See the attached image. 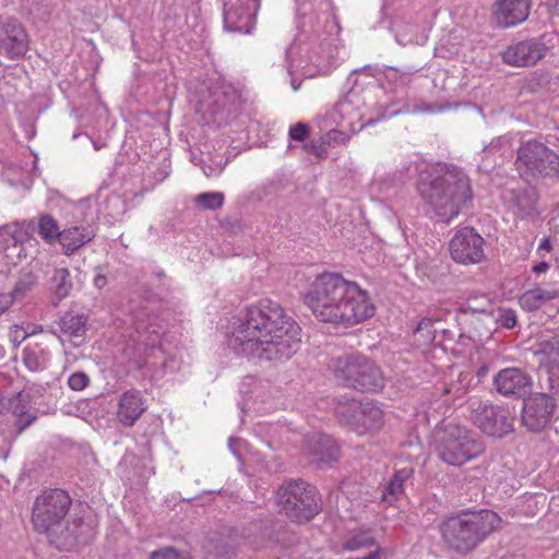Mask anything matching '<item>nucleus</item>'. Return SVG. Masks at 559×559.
<instances>
[{
    "label": "nucleus",
    "instance_id": "nucleus-30",
    "mask_svg": "<svg viewBox=\"0 0 559 559\" xmlns=\"http://www.w3.org/2000/svg\"><path fill=\"white\" fill-rule=\"evenodd\" d=\"M51 289L53 290L55 304L68 297L73 288V282L68 267H56L50 278Z\"/></svg>",
    "mask_w": 559,
    "mask_h": 559
},
{
    "label": "nucleus",
    "instance_id": "nucleus-20",
    "mask_svg": "<svg viewBox=\"0 0 559 559\" xmlns=\"http://www.w3.org/2000/svg\"><path fill=\"white\" fill-rule=\"evenodd\" d=\"M504 202L512 213L521 218L534 217L537 215V193L532 188L512 189L503 192Z\"/></svg>",
    "mask_w": 559,
    "mask_h": 559
},
{
    "label": "nucleus",
    "instance_id": "nucleus-13",
    "mask_svg": "<svg viewBox=\"0 0 559 559\" xmlns=\"http://www.w3.org/2000/svg\"><path fill=\"white\" fill-rule=\"evenodd\" d=\"M556 408L555 399L547 393H535L524 400L522 424L532 432L543 431L551 420Z\"/></svg>",
    "mask_w": 559,
    "mask_h": 559
},
{
    "label": "nucleus",
    "instance_id": "nucleus-47",
    "mask_svg": "<svg viewBox=\"0 0 559 559\" xmlns=\"http://www.w3.org/2000/svg\"><path fill=\"white\" fill-rule=\"evenodd\" d=\"M14 299L10 294H0V314L7 311L13 304Z\"/></svg>",
    "mask_w": 559,
    "mask_h": 559
},
{
    "label": "nucleus",
    "instance_id": "nucleus-28",
    "mask_svg": "<svg viewBox=\"0 0 559 559\" xmlns=\"http://www.w3.org/2000/svg\"><path fill=\"white\" fill-rule=\"evenodd\" d=\"M362 402L356 399L340 400L335 406V414L338 420L348 426L353 431L357 425V418L361 415Z\"/></svg>",
    "mask_w": 559,
    "mask_h": 559
},
{
    "label": "nucleus",
    "instance_id": "nucleus-31",
    "mask_svg": "<svg viewBox=\"0 0 559 559\" xmlns=\"http://www.w3.org/2000/svg\"><path fill=\"white\" fill-rule=\"evenodd\" d=\"M537 355L540 356L542 364L551 369L559 368V333L539 342Z\"/></svg>",
    "mask_w": 559,
    "mask_h": 559
},
{
    "label": "nucleus",
    "instance_id": "nucleus-36",
    "mask_svg": "<svg viewBox=\"0 0 559 559\" xmlns=\"http://www.w3.org/2000/svg\"><path fill=\"white\" fill-rule=\"evenodd\" d=\"M37 281L36 275L29 270H23L20 272L19 278L10 293L13 299L23 298L28 292L33 289Z\"/></svg>",
    "mask_w": 559,
    "mask_h": 559
},
{
    "label": "nucleus",
    "instance_id": "nucleus-7",
    "mask_svg": "<svg viewBox=\"0 0 559 559\" xmlns=\"http://www.w3.org/2000/svg\"><path fill=\"white\" fill-rule=\"evenodd\" d=\"M485 451L476 433L459 425H449L439 439L437 452L447 464L462 466L477 459Z\"/></svg>",
    "mask_w": 559,
    "mask_h": 559
},
{
    "label": "nucleus",
    "instance_id": "nucleus-43",
    "mask_svg": "<svg viewBox=\"0 0 559 559\" xmlns=\"http://www.w3.org/2000/svg\"><path fill=\"white\" fill-rule=\"evenodd\" d=\"M70 389L81 391L90 384V378L85 372H74L68 379Z\"/></svg>",
    "mask_w": 559,
    "mask_h": 559
},
{
    "label": "nucleus",
    "instance_id": "nucleus-16",
    "mask_svg": "<svg viewBox=\"0 0 559 559\" xmlns=\"http://www.w3.org/2000/svg\"><path fill=\"white\" fill-rule=\"evenodd\" d=\"M548 48L537 40L528 39L510 45L502 53L507 64L513 67H530L545 57Z\"/></svg>",
    "mask_w": 559,
    "mask_h": 559
},
{
    "label": "nucleus",
    "instance_id": "nucleus-1",
    "mask_svg": "<svg viewBox=\"0 0 559 559\" xmlns=\"http://www.w3.org/2000/svg\"><path fill=\"white\" fill-rule=\"evenodd\" d=\"M238 322L231 342L239 354L284 361L300 348V328L274 300L264 298L246 307Z\"/></svg>",
    "mask_w": 559,
    "mask_h": 559
},
{
    "label": "nucleus",
    "instance_id": "nucleus-49",
    "mask_svg": "<svg viewBox=\"0 0 559 559\" xmlns=\"http://www.w3.org/2000/svg\"><path fill=\"white\" fill-rule=\"evenodd\" d=\"M545 307V313L549 317V318H554L556 317L557 314H559V307L558 306H555L552 304H546Z\"/></svg>",
    "mask_w": 559,
    "mask_h": 559
},
{
    "label": "nucleus",
    "instance_id": "nucleus-15",
    "mask_svg": "<svg viewBox=\"0 0 559 559\" xmlns=\"http://www.w3.org/2000/svg\"><path fill=\"white\" fill-rule=\"evenodd\" d=\"M302 454L318 468H325L338 460L340 447L329 435L312 433L305 439Z\"/></svg>",
    "mask_w": 559,
    "mask_h": 559
},
{
    "label": "nucleus",
    "instance_id": "nucleus-48",
    "mask_svg": "<svg viewBox=\"0 0 559 559\" xmlns=\"http://www.w3.org/2000/svg\"><path fill=\"white\" fill-rule=\"evenodd\" d=\"M549 263L546 261L538 262L532 267V271L536 274L545 273L549 269Z\"/></svg>",
    "mask_w": 559,
    "mask_h": 559
},
{
    "label": "nucleus",
    "instance_id": "nucleus-29",
    "mask_svg": "<svg viewBox=\"0 0 559 559\" xmlns=\"http://www.w3.org/2000/svg\"><path fill=\"white\" fill-rule=\"evenodd\" d=\"M35 231L47 245H53L59 241L62 229H60L58 221L50 214H40L37 222L34 221Z\"/></svg>",
    "mask_w": 559,
    "mask_h": 559
},
{
    "label": "nucleus",
    "instance_id": "nucleus-26",
    "mask_svg": "<svg viewBox=\"0 0 559 559\" xmlns=\"http://www.w3.org/2000/svg\"><path fill=\"white\" fill-rule=\"evenodd\" d=\"M413 475L412 467H404L396 471L384 486L381 500L388 504H393L404 495V483Z\"/></svg>",
    "mask_w": 559,
    "mask_h": 559
},
{
    "label": "nucleus",
    "instance_id": "nucleus-52",
    "mask_svg": "<svg viewBox=\"0 0 559 559\" xmlns=\"http://www.w3.org/2000/svg\"><path fill=\"white\" fill-rule=\"evenodd\" d=\"M399 171L400 179H403L411 171V164L403 165V167Z\"/></svg>",
    "mask_w": 559,
    "mask_h": 559
},
{
    "label": "nucleus",
    "instance_id": "nucleus-18",
    "mask_svg": "<svg viewBox=\"0 0 559 559\" xmlns=\"http://www.w3.org/2000/svg\"><path fill=\"white\" fill-rule=\"evenodd\" d=\"M237 5H233L224 13L225 29L235 33L249 34L255 24V14L259 9V0H238Z\"/></svg>",
    "mask_w": 559,
    "mask_h": 559
},
{
    "label": "nucleus",
    "instance_id": "nucleus-2",
    "mask_svg": "<svg viewBox=\"0 0 559 559\" xmlns=\"http://www.w3.org/2000/svg\"><path fill=\"white\" fill-rule=\"evenodd\" d=\"M32 524L38 533L60 550H72L94 540L98 528L97 515L91 507L74 503L61 488L43 490L32 508Z\"/></svg>",
    "mask_w": 559,
    "mask_h": 559
},
{
    "label": "nucleus",
    "instance_id": "nucleus-24",
    "mask_svg": "<svg viewBox=\"0 0 559 559\" xmlns=\"http://www.w3.org/2000/svg\"><path fill=\"white\" fill-rule=\"evenodd\" d=\"M556 298H559V290H549L536 286L532 289L524 292L519 297V305L523 310L532 312L543 308L544 306H546V304L550 302Z\"/></svg>",
    "mask_w": 559,
    "mask_h": 559
},
{
    "label": "nucleus",
    "instance_id": "nucleus-9",
    "mask_svg": "<svg viewBox=\"0 0 559 559\" xmlns=\"http://www.w3.org/2000/svg\"><path fill=\"white\" fill-rule=\"evenodd\" d=\"M514 166L521 178L527 181L555 178L559 174V155L544 143L528 140L519 146Z\"/></svg>",
    "mask_w": 559,
    "mask_h": 559
},
{
    "label": "nucleus",
    "instance_id": "nucleus-8",
    "mask_svg": "<svg viewBox=\"0 0 559 559\" xmlns=\"http://www.w3.org/2000/svg\"><path fill=\"white\" fill-rule=\"evenodd\" d=\"M277 501L287 518L298 523L309 522L321 510L316 487L301 479L282 485Z\"/></svg>",
    "mask_w": 559,
    "mask_h": 559
},
{
    "label": "nucleus",
    "instance_id": "nucleus-39",
    "mask_svg": "<svg viewBox=\"0 0 559 559\" xmlns=\"http://www.w3.org/2000/svg\"><path fill=\"white\" fill-rule=\"evenodd\" d=\"M486 151L488 153H500L501 156L511 155L513 152L512 139L509 135L499 136L486 147Z\"/></svg>",
    "mask_w": 559,
    "mask_h": 559
},
{
    "label": "nucleus",
    "instance_id": "nucleus-37",
    "mask_svg": "<svg viewBox=\"0 0 559 559\" xmlns=\"http://www.w3.org/2000/svg\"><path fill=\"white\" fill-rule=\"evenodd\" d=\"M225 195L223 192H203L194 198V203L202 210L215 211L223 206Z\"/></svg>",
    "mask_w": 559,
    "mask_h": 559
},
{
    "label": "nucleus",
    "instance_id": "nucleus-51",
    "mask_svg": "<svg viewBox=\"0 0 559 559\" xmlns=\"http://www.w3.org/2000/svg\"><path fill=\"white\" fill-rule=\"evenodd\" d=\"M107 284V277L104 275V274H100L98 273L95 277H94V285L97 287V288H103L105 285Z\"/></svg>",
    "mask_w": 559,
    "mask_h": 559
},
{
    "label": "nucleus",
    "instance_id": "nucleus-25",
    "mask_svg": "<svg viewBox=\"0 0 559 559\" xmlns=\"http://www.w3.org/2000/svg\"><path fill=\"white\" fill-rule=\"evenodd\" d=\"M22 360L29 371H41L49 360V348L43 342H29L23 349Z\"/></svg>",
    "mask_w": 559,
    "mask_h": 559
},
{
    "label": "nucleus",
    "instance_id": "nucleus-38",
    "mask_svg": "<svg viewBox=\"0 0 559 559\" xmlns=\"http://www.w3.org/2000/svg\"><path fill=\"white\" fill-rule=\"evenodd\" d=\"M22 394L19 393L14 399L10 401V407L13 413L19 416L16 421L17 432L21 433L26 427H28L34 420L35 416L26 414L25 405H22Z\"/></svg>",
    "mask_w": 559,
    "mask_h": 559
},
{
    "label": "nucleus",
    "instance_id": "nucleus-12",
    "mask_svg": "<svg viewBox=\"0 0 559 559\" xmlns=\"http://www.w3.org/2000/svg\"><path fill=\"white\" fill-rule=\"evenodd\" d=\"M473 421L488 436L502 438L513 431L514 418L502 406L479 402L474 409Z\"/></svg>",
    "mask_w": 559,
    "mask_h": 559
},
{
    "label": "nucleus",
    "instance_id": "nucleus-23",
    "mask_svg": "<svg viewBox=\"0 0 559 559\" xmlns=\"http://www.w3.org/2000/svg\"><path fill=\"white\" fill-rule=\"evenodd\" d=\"M357 419V425L354 429L356 433L364 435L376 431L383 425V412L373 401L364 400L361 415Z\"/></svg>",
    "mask_w": 559,
    "mask_h": 559
},
{
    "label": "nucleus",
    "instance_id": "nucleus-14",
    "mask_svg": "<svg viewBox=\"0 0 559 559\" xmlns=\"http://www.w3.org/2000/svg\"><path fill=\"white\" fill-rule=\"evenodd\" d=\"M29 49V38L24 26L16 20L0 21V57L14 61Z\"/></svg>",
    "mask_w": 559,
    "mask_h": 559
},
{
    "label": "nucleus",
    "instance_id": "nucleus-17",
    "mask_svg": "<svg viewBox=\"0 0 559 559\" xmlns=\"http://www.w3.org/2000/svg\"><path fill=\"white\" fill-rule=\"evenodd\" d=\"M493 385L503 396L522 397L531 389L532 378L520 368H504L495 376Z\"/></svg>",
    "mask_w": 559,
    "mask_h": 559
},
{
    "label": "nucleus",
    "instance_id": "nucleus-54",
    "mask_svg": "<svg viewBox=\"0 0 559 559\" xmlns=\"http://www.w3.org/2000/svg\"><path fill=\"white\" fill-rule=\"evenodd\" d=\"M343 106H344V104H343V103H337V104L335 105V107H334V110H335V111H337V110L342 109V107H343Z\"/></svg>",
    "mask_w": 559,
    "mask_h": 559
},
{
    "label": "nucleus",
    "instance_id": "nucleus-53",
    "mask_svg": "<svg viewBox=\"0 0 559 559\" xmlns=\"http://www.w3.org/2000/svg\"><path fill=\"white\" fill-rule=\"evenodd\" d=\"M399 171L400 179H403L411 171V164L403 165V167Z\"/></svg>",
    "mask_w": 559,
    "mask_h": 559
},
{
    "label": "nucleus",
    "instance_id": "nucleus-11",
    "mask_svg": "<svg viewBox=\"0 0 559 559\" xmlns=\"http://www.w3.org/2000/svg\"><path fill=\"white\" fill-rule=\"evenodd\" d=\"M240 95L229 85L216 86L210 90L206 100L207 112L213 123L226 126L237 118L240 111Z\"/></svg>",
    "mask_w": 559,
    "mask_h": 559
},
{
    "label": "nucleus",
    "instance_id": "nucleus-40",
    "mask_svg": "<svg viewBox=\"0 0 559 559\" xmlns=\"http://www.w3.org/2000/svg\"><path fill=\"white\" fill-rule=\"evenodd\" d=\"M136 330L138 333L140 334L141 342L144 343L146 346L155 347L156 345L159 344L160 333L157 330H151V326L146 325H139Z\"/></svg>",
    "mask_w": 559,
    "mask_h": 559
},
{
    "label": "nucleus",
    "instance_id": "nucleus-19",
    "mask_svg": "<svg viewBox=\"0 0 559 559\" xmlns=\"http://www.w3.org/2000/svg\"><path fill=\"white\" fill-rule=\"evenodd\" d=\"M531 8L532 0H496L493 15L499 26H515L528 17Z\"/></svg>",
    "mask_w": 559,
    "mask_h": 559
},
{
    "label": "nucleus",
    "instance_id": "nucleus-50",
    "mask_svg": "<svg viewBox=\"0 0 559 559\" xmlns=\"http://www.w3.org/2000/svg\"><path fill=\"white\" fill-rule=\"evenodd\" d=\"M540 250H545L547 252L552 250V245H551V240L549 237H544L540 240L539 246H538V251H540Z\"/></svg>",
    "mask_w": 559,
    "mask_h": 559
},
{
    "label": "nucleus",
    "instance_id": "nucleus-22",
    "mask_svg": "<svg viewBox=\"0 0 559 559\" xmlns=\"http://www.w3.org/2000/svg\"><path fill=\"white\" fill-rule=\"evenodd\" d=\"M95 237L96 233L90 226L74 225L62 229L58 242L61 246L63 254L70 257L86 243L91 242Z\"/></svg>",
    "mask_w": 559,
    "mask_h": 559
},
{
    "label": "nucleus",
    "instance_id": "nucleus-27",
    "mask_svg": "<svg viewBox=\"0 0 559 559\" xmlns=\"http://www.w3.org/2000/svg\"><path fill=\"white\" fill-rule=\"evenodd\" d=\"M87 316L83 313L68 311L59 321L60 332L70 338L83 337L87 331Z\"/></svg>",
    "mask_w": 559,
    "mask_h": 559
},
{
    "label": "nucleus",
    "instance_id": "nucleus-21",
    "mask_svg": "<svg viewBox=\"0 0 559 559\" xmlns=\"http://www.w3.org/2000/svg\"><path fill=\"white\" fill-rule=\"evenodd\" d=\"M145 401L138 390H128L120 395L117 418L126 427H131L145 412Z\"/></svg>",
    "mask_w": 559,
    "mask_h": 559
},
{
    "label": "nucleus",
    "instance_id": "nucleus-35",
    "mask_svg": "<svg viewBox=\"0 0 559 559\" xmlns=\"http://www.w3.org/2000/svg\"><path fill=\"white\" fill-rule=\"evenodd\" d=\"M433 320L423 318L414 330V338L418 346H427L436 338V329Z\"/></svg>",
    "mask_w": 559,
    "mask_h": 559
},
{
    "label": "nucleus",
    "instance_id": "nucleus-55",
    "mask_svg": "<svg viewBox=\"0 0 559 559\" xmlns=\"http://www.w3.org/2000/svg\"><path fill=\"white\" fill-rule=\"evenodd\" d=\"M555 178H556V179H559V174H556V175H555Z\"/></svg>",
    "mask_w": 559,
    "mask_h": 559
},
{
    "label": "nucleus",
    "instance_id": "nucleus-41",
    "mask_svg": "<svg viewBox=\"0 0 559 559\" xmlns=\"http://www.w3.org/2000/svg\"><path fill=\"white\" fill-rule=\"evenodd\" d=\"M151 559H191L188 555L174 547H163L151 554Z\"/></svg>",
    "mask_w": 559,
    "mask_h": 559
},
{
    "label": "nucleus",
    "instance_id": "nucleus-44",
    "mask_svg": "<svg viewBox=\"0 0 559 559\" xmlns=\"http://www.w3.org/2000/svg\"><path fill=\"white\" fill-rule=\"evenodd\" d=\"M326 145H343L349 140V135L343 131L333 129L330 130L323 138Z\"/></svg>",
    "mask_w": 559,
    "mask_h": 559
},
{
    "label": "nucleus",
    "instance_id": "nucleus-5",
    "mask_svg": "<svg viewBox=\"0 0 559 559\" xmlns=\"http://www.w3.org/2000/svg\"><path fill=\"white\" fill-rule=\"evenodd\" d=\"M501 518L491 510L462 511L440 525L447 546L457 554H468L500 527Z\"/></svg>",
    "mask_w": 559,
    "mask_h": 559
},
{
    "label": "nucleus",
    "instance_id": "nucleus-3",
    "mask_svg": "<svg viewBox=\"0 0 559 559\" xmlns=\"http://www.w3.org/2000/svg\"><path fill=\"white\" fill-rule=\"evenodd\" d=\"M305 305L322 322L352 326L374 314L366 290L340 273L318 275L304 296Z\"/></svg>",
    "mask_w": 559,
    "mask_h": 559
},
{
    "label": "nucleus",
    "instance_id": "nucleus-33",
    "mask_svg": "<svg viewBox=\"0 0 559 559\" xmlns=\"http://www.w3.org/2000/svg\"><path fill=\"white\" fill-rule=\"evenodd\" d=\"M376 545V538L371 530H357L349 534L343 544V549L356 551Z\"/></svg>",
    "mask_w": 559,
    "mask_h": 559
},
{
    "label": "nucleus",
    "instance_id": "nucleus-6",
    "mask_svg": "<svg viewBox=\"0 0 559 559\" xmlns=\"http://www.w3.org/2000/svg\"><path fill=\"white\" fill-rule=\"evenodd\" d=\"M335 378L345 386L358 391L377 392L383 388L379 367L361 355H344L333 360Z\"/></svg>",
    "mask_w": 559,
    "mask_h": 559
},
{
    "label": "nucleus",
    "instance_id": "nucleus-4",
    "mask_svg": "<svg viewBox=\"0 0 559 559\" xmlns=\"http://www.w3.org/2000/svg\"><path fill=\"white\" fill-rule=\"evenodd\" d=\"M417 190L442 223L449 224L472 201L469 178L459 167L444 165L421 178Z\"/></svg>",
    "mask_w": 559,
    "mask_h": 559
},
{
    "label": "nucleus",
    "instance_id": "nucleus-32",
    "mask_svg": "<svg viewBox=\"0 0 559 559\" xmlns=\"http://www.w3.org/2000/svg\"><path fill=\"white\" fill-rule=\"evenodd\" d=\"M34 233V219H29L4 226L1 236L9 237L13 245H17L28 240Z\"/></svg>",
    "mask_w": 559,
    "mask_h": 559
},
{
    "label": "nucleus",
    "instance_id": "nucleus-34",
    "mask_svg": "<svg viewBox=\"0 0 559 559\" xmlns=\"http://www.w3.org/2000/svg\"><path fill=\"white\" fill-rule=\"evenodd\" d=\"M462 313L490 314L491 300L487 295H469L466 302L460 308Z\"/></svg>",
    "mask_w": 559,
    "mask_h": 559
},
{
    "label": "nucleus",
    "instance_id": "nucleus-42",
    "mask_svg": "<svg viewBox=\"0 0 559 559\" xmlns=\"http://www.w3.org/2000/svg\"><path fill=\"white\" fill-rule=\"evenodd\" d=\"M289 138L297 142H304L310 135V128L304 122H298L289 128Z\"/></svg>",
    "mask_w": 559,
    "mask_h": 559
},
{
    "label": "nucleus",
    "instance_id": "nucleus-46",
    "mask_svg": "<svg viewBox=\"0 0 559 559\" xmlns=\"http://www.w3.org/2000/svg\"><path fill=\"white\" fill-rule=\"evenodd\" d=\"M305 151L316 155L317 157L324 159L328 157V148L324 139L320 143L311 142L304 146Z\"/></svg>",
    "mask_w": 559,
    "mask_h": 559
},
{
    "label": "nucleus",
    "instance_id": "nucleus-10",
    "mask_svg": "<svg viewBox=\"0 0 559 559\" xmlns=\"http://www.w3.org/2000/svg\"><path fill=\"white\" fill-rule=\"evenodd\" d=\"M484 243V238L475 228H460L449 243L451 258L464 265L480 263L485 259Z\"/></svg>",
    "mask_w": 559,
    "mask_h": 559
},
{
    "label": "nucleus",
    "instance_id": "nucleus-45",
    "mask_svg": "<svg viewBox=\"0 0 559 559\" xmlns=\"http://www.w3.org/2000/svg\"><path fill=\"white\" fill-rule=\"evenodd\" d=\"M497 321L506 329H512L516 324V312L513 309H500Z\"/></svg>",
    "mask_w": 559,
    "mask_h": 559
}]
</instances>
